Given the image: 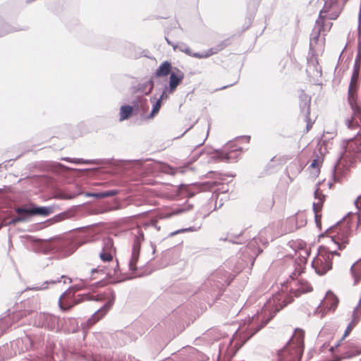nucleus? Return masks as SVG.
Segmentation results:
<instances>
[{
    "label": "nucleus",
    "instance_id": "nucleus-1",
    "mask_svg": "<svg viewBox=\"0 0 361 361\" xmlns=\"http://www.w3.org/2000/svg\"><path fill=\"white\" fill-rule=\"evenodd\" d=\"M345 125L349 129L360 130L355 137L342 141L344 151L335 166V177L345 176L361 161V114H352L345 120Z\"/></svg>",
    "mask_w": 361,
    "mask_h": 361
},
{
    "label": "nucleus",
    "instance_id": "nucleus-2",
    "mask_svg": "<svg viewBox=\"0 0 361 361\" xmlns=\"http://www.w3.org/2000/svg\"><path fill=\"white\" fill-rule=\"evenodd\" d=\"M360 222V216H357L338 224L330 231V239L326 245L331 246L333 249L337 247L340 250L345 249L350 243L354 228H357Z\"/></svg>",
    "mask_w": 361,
    "mask_h": 361
},
{
    "label": "nucleus",
    "instance_id": "nucleus-3",
    "mask_svg": "<svg viewBox=\"0 0 361 361\" xmlns=\"http://www.w3.org/2000/svg\"><path fill=\"white\" fill-rule=\"evenodd\" d=\"M334 256H340L336 250L329 245H322L318 250V253L312 263V267L317 274L324 275L332 268V258Z\"/></svg>",
    "mask_w": 361,
    "mask_h": 361
},
{
    "label": "nucleus",
    "instance_id": "nucleus-4",
    "mask_svg": "<svg viewBox=\"0 0 361 361\" xmlns=\"http://www.w3.org/2000/svg\"><path fill=\"white\" fill-rule=\"evenodd\" d=\"M300 113L298 118V128L302 134L307 133L312 128L316 117L311 116V99L305 97L300 102Z\"/></svg>",
    "mask_w": 361,
    "mask_h": 361
},
{
    "label": "nucleus",
    "instance_id": "nucleus-5",
    "mask_svg": "<svg viewBox=\"0 0 361 361\" xmlns=\"http://www.w3.org/2000/svg\"><path fill=\"white\" fill-rule=\"evenodd\" d=\"M74 295L75 291L68 290L61 295L59 300V305L61 310L67 311L83 301L93 300L90 294L78 295L77 298H75Z\"/></svg>",
    "mask_w": 361,
    "mask_h": 361
},
{
    "label": "nucleus",
    "instance_id": "nucleus-6",
    "mask_svg": "<svg viewBox=\"0 0 361 361\" xmlns=\"http://www.w3.org/2000/svg\"><path fill=\"white\" fill-rule=\"evenodd\" d=\"M359 74L353 73L348 92V102L352 110V114H361V106L357 103V90Z\"/></svg>",
    "mask_w": 361,
    "mask_h": 361
},
{
    "label": "nucleus",
    "instance_id": "nucleus-7",
    "mask_svg": "<svg viewBox=\"0 0 361 361\" xmlns=\"http://www.w3.org/2000/svg\"><path fill=\"white\" fill-rule=\"evenodd\" d=\"M305 331L298 329L295 331L288 345L293 348V353L290 358V361H300L304 349Z\"/></svg>",
    "mask_w": 361,
    "mask_h": 361
},
{
    "label": "nucleus",
    "instance_id": "nucleus-8",
    "mask_svg": "<svg viewBox=\"0 0 361 361\" xmlns=\"http://www.w3.org/2000/svg\"><path fill=\"white\" fill-rule=\"evenodd\" d=\"M343 8L338 0H326L319 16L334 20L338 18Z\"/></svg>",
    "mask_w": 361,
    "mask_h": 361
},
{
    "label": "nucleus",
    "instance_id": "nucleus-9",
    "mask_svg": "<svg viewBox=\"0 0 361 361\" xmlns=\"http://www.w3.org/2000/svg\"><path fill=\"white\" fill-rule=\"evenodd\" d=\"M339 303L338 298L331 290L328 291L317 307V312L323 317L328 312H334Z\"/></svg>",
    "mask_w": 361,
    "mask_h": 361
},
{
    "label": "nucleus",
    "instance_id": "nucleus-10",
    "mask_svg": "<svg viewBox=\"0 0 361 361\" xmlns=\"http://www.w3.org/2000/svg\"><path fill=\"white\" fill-rule=\"evenodd\" d=\"M228 45V42L225 40L218 44L216 47H212L211 49H208L207 51L203 53H192L191 51V49L188 47H186L184 49H181L180 51L185 53L188 56H192L196 59H206L209 58V56L214 54L219 53L224 48H226Z\"/></svg>",
    "mask_w": 361,
    "mask_h": 361
},
{
    "label": "nucleus",
    "instance_id": "nucleus-11",
    "mask_svg": "<svg viewBox=\"0 0 361 361\" xmlns=\"http://www.w3.org/2000/svg\"><path fill=\"white\" fill-rule=\"evenodd\" d=\"M116 250L114 245V241L111 238L104 240V245L99 253V258L104 262H111L116 256Z\"/></svg>",
    "mask_w": 361,
    "mask_h": 361
},
{
    "label": "nucleus",
    "instance_id": "nucleus-12",
    "mask_svg": "<svg viewBox=\"0 0 361 361\" xmlns=\"http://www.w3.org/2000/svg\"><path fill=\"white\" fill-rule=\"evenodd\" d=\"M16 212L19 215L27 214L30 216L40 215L43 216H49L52 212V209L49 207H32L30 208L17 207L16 209Z\"/></svg>",
    "mask_w": 361,
    "mask_h": 361
},
{
    "label": "nucleus",
    "instance_id": "nucleus-13",
    "mask_svg": "<svg viewBox=\"0 0 361 361\" xmlns=\"http://www.w3.org/2000/svg\"><path fill=\"white\" fill-rule=\"evenodd\" d=\"M183 78L184 73L180 70H177L176 72L171 73L169 78V85L168 89H166L165 91H168L169 94L173 93L177 87L182 82Z\"/></svg>",
    "mask_w": 361,
    "mask_h": 361
},
{
    "label": "nucleus",
    "instance_id": "nucleus-14",
    "mask_svg": "<svg viewBox=\"0 0 361 361\" xmlns=\"http://www.w3.org/2000/svg\"><path fill=\"white\" fill-rule=\"evenodd\" d=\"M329 18H322V16H319L317 20H316V25L319 27L318 36L321 35L326 36V34L330 32L333 26V23L327 22Z\"/></svg>",
    "mask_w": 361,
    "mask_h": 361
},
{
    "label": "nucleus",
    "instance_id": "nucleus-15",
    "mask_svg": "<svg viewBox=\"0 0 361 361\" xmlns=\"http://www.w3.org/2000/svg\"><path fill=\"white\" fill-rule=\"evenodd\" d=\"M314 197L317 200V202L313 203V209L315 213V217H318V213L321 212L324 202L325 201V195L323 194L322 191L319 188H317L314 192Z\"/></svg>",
    "mask_w": 361,
    "mask_h": 361
},
{
    "label": "nucleus",
    "instance_id": "nucleus-16",
    "mask_svg": "<svg viewBox=\"0 0 361 361\" xmlns=\"http://www.w3.org/2000/svg\"><path fill=\"white\" fill-rule=\"evenodd\" d=\"M172 66L171 63L166 61L163 62L155 72V76L157 78H161L167 76L171 71Z\"/></svg>",
    "mask_w": 361,
    "mask_h": 361
},
{
    "label": "nucleus",
    "instance_id": "nucleus-17",
    "mask_svg": "<svg viewBox=\"0 0 361 361\" xmlns=\"http://www.w3.org/2000/svg\"><path fill=\"white\" fill-rule=\"evenodd\" d=\"M239 154V152L236 149L229 152L225 150L219 153V157L221 161H231L235 160Z\"/></svg>",
    "mask_w": 361,
    "mask_h": 361
},
{
    "label": "nucleus",
    "instance_id": "nucleus-18",
    "mask_svg": "<svg viewBox=\"0 0 361 361\" xmlns=\"http://www.w3.org/2000/svg\"><path fill=\"white\" fill-rule=\"evenodd\" d=\"M110 305L107 306V305H105L103 307H102L100 310H99L97 312L94 313L92 317L88 320V323L91 325L96 323L97 321H99L101 318L104 317V315L106 313Z\"/></svg>",
    "mask_w": 361,
    "mask_h": 361
},
{
    "label": "nucleus",
    "instance_id": "nucleus-19",
    "mask_svg": "<svg viewBox=\"0 0 361 361\" xmlns=\"http://www.w3.org/2000/svg\"><path fill=\"white\" fill-rule=\"evenodd\" d=\"M293 353V348L287 345L279 353V361H290V358Z\"/></svg>",
    "mask_w": 361,
    "mask_h": 361
},
{
    "label": "nucleus",
    "instance_id": "nucleus-20",
    "mask_svg": "<svg viewBox=\"0 0 361 361\" xmlns=\"http://www.w3.org/2000/svg\"><path fill=\"white\" fill-rule=\"evenodd\" d=\"M143 240H144V234L141 231L139 233V235L135 236L134 241H133L132 252L134 253V255H136L137 253L140 254L141 242Z\"/></svg>",
    "mask_w": 361,
    "mask_h": 361
},
{
    "label": "nucleus",
    "instance_id": "nucleus-21",
    "mask_svg": "<svg viewBox=\"0 0 361 361\" xmlns=\"http://www.w3.org/2000/svg\"><path fill=\"white\" fill-rule=\"evenodd\" d=\"M168 96L166 94V92L164 91L160 97V98L156 102L155 104L153 106V109L150 114L149 118H153L160 110L161 106V100L167 99Z\"/></svg>",
    "mask_w": 361,
    "mask_h": 361
},
{
    "label": "nucleus",
    "instance_id": "nucleus-22",
    "mask_svg": "<svg viewBox=\"0 0 361 361\" xmlns=\"http://www.w3.org/2000/svg\"><path fill=\"white\" fill-rule=\"evenodd\" d=\"M133 109L129 105L122 106L120 109V121L128 118L133 114Z\"/></svg>",
    "mask_w": 361,
    "mask_h": 361
},
{
    "label": "nucleus",
    "instance_id": "nucleus-23",
    "mask_svg": "<svg viewBox=\"0 0 361 361\" xmlns=\"http://www.w3.org/2000/svg\"><path fill=\"white\" fill-rule=\"evenodd\" d=\"M118 194V190H110L105 192H95L90 195L91 197H94L98 199L105 198L107 197L115 196Z\"/></svg>",
    "mask_w": 361,
    "mask_h": 361
},
{
    "label": "nucleus",
    "instance_id": "nucleus-24",
    "mask_svg": "<svg viewBox=\"0 0 361 361\" xmlns=\"http://www.w3.org/2000/svg\"><path fill=\"white\" fill-rule=\"evenodd\" d=\"M312 287L308 283H301L300 286L297 289L298 294L306 293L312 290Z\"/></svg>",
    "mask_w": 361,
    "mask_h": 361
},
{
    "label": "nucleus",
    "instance_id": "nucleus-25",
    "mask_svg": "<svg viewBox=\"0 0 361 361\" xmlns=\"http://www.w3.org/2000/svg\"><path fill=\"white\" fill-rule=\"evenodd\" d=\"M140 254H136L134 255V253L132 252L131 258L129 262V267L130 270L135 271L137 269L136 264L138 261Z\"/></svg>",
    "mask_w": 361,
    "mask_h": 361
},
{
    "label": "nucleus",
    "instance_id": "nucleus-26",
    "mask_svg": "<svg viewBox=\"0 0 361 361\" xmlns=\"http://www.w3.org/2000/svg\"><path fill=\"white\" fill-rule=\"evenodd\" d=\"M360 68V59L359 56H357L355 61L353 73H356L359 74Z\"/></svg>",
    "mask_w": 361,
    "mask_h": 361
},
{
    "label": "nucleus",
    "instance_id": "nucleus-27",
    "mask_svg": "<svg viewBox=\"0 0 361 361\" xmlns=\"http://www.w3.org/2000/svg\"><path fill=\"white\" fill-rule=\"evenodd\" d=\"M185 211H186V209L185 208L174 209L172 210V212L171 213L169 214L168 216L178 215V214H180Z\"/></svg>",
    "mask_w": 361,
    "mask_h": 361
},
{
    "label": "nucleus",
    "instance_id": "nucleus-28",
    "mask_svg": "<svg viewBox=\"0 0 361 361\" xmlns=\"http://www.w3.org/2000/svg\"><path fill=\"white\" fill-rule=\"evenodd\" d=\"M143 87H144V88H145V89L146 87H149L148 91H147V92H145V94H149V93L152 92V89H153V87H154L153 82L149 81V82H147V83L144 84V85H143Z\"/></svg>",
    "mask_w": 361,
    "mask_h": 361
},
{
    "label": "nucleus",
    "instance_id": "nucleus-29",
    "mask_svg": "<svg viewBox=\"0 0 361 361\" xmlns=\"http://www.w3.org/2000/svg\"><path fill=\"white\" fill-rule=\"evenodd\" d=\"M320 166V162L318 159H314L311 164H310V167L312 168V169H319Z\"/></svg>",
    "mask_w": 361,
    "mask_h": 361
},
{
    "label": "nucleus",
    "instance_id": "nucleus-30",
    "mask_svg": "<svg viewBox=\"0 0 361 361\" xmlns=\"http://www.w3.org/2000/svg\"><path fill=\"white\" fill-rule=\"evenodd\" d=\"M25 220V218L24 216H17L14 219H13V220L11 221V223L13 224H16L17 222H20V221H24Z\"/></svg>",
    "mask_w": 361,
    "mask_h": 361
},
{
    "label": "nucleus",
    "instance_id": "nucleus-31",
    "mask_svg": "<svg viewBox=\"0 0 361 361\" xmlns=\"http://www.w3.org/2000/svg\"><path fill=\"white\" fill-rule=\"evenodd\" d=\"M216 185H217V183L216 181L207 182V183H204V185L208 186L209 188H212V187H214Z\"/></svg>",
    "mask_w": 361,
    "mask_h": 361
},
{
    "label": "nucleus",
    "instance_id": "nucleus-32",
    "mask_svg": "<svg viewBox=\"0 0 361 361\" xmlns=\"http://www.w3.org/2000/svg\"><path fill=\"white\" fill-rule=\"evenodd\" d=\"M355 204H356V205H357V207H361V195H360V196H359V197L357 198V200H356V201H355Z\"/></svg>",
    "mask_w": 361,
    "mask_h": 361
},
{
    "label": "nucleus",
    "instance_id": "nucleus-33",
    "mask_svg": "<svg viewBox=\"0 0 361 361\" xmlns=\"http://www.w3.org/2000/svg\"><path fill=\"white\" fill-rule=\"evenodd\" d=\"M280 299L278 298V296H275L272 298V300H270L268 302L271 304L272 302L274 303L276 300L279 301Z\"/></svg>",
    "mask_w": 361,
    "mask_h": 361
},
{
    "label": "nucleus",
    "instance_id": "nucleus-34",
    "mask_svg": "<svg viewBox=\"0 0 361 361\" xmlns=\"http://www.w3.org/2000/svg\"><path fill=\"white\" fill-rule=\"evenodd\" d=\"M304 217V215L303 214H296V219H303Z\"/></svg>",
    "mask_w": 361,
    "mask_h": 361
},
{
    "label": "nucleus",
    "instance_id": "nucleus-35",
    "mask_svg": "<svg viewBox=\"0 0 361 361\" xmlns=\"http://www.w3.org/2000/svg\"><path fill=\"white\" fill-rule=\"evenodd\" d=\"M73 162L74 163H78V164L84 163V161H82V160L81 159H78L77 161H73Z\"/></svg>",
    "mask_w": 361,
    "mask_h": 361
},
{
    "label": "nucleus",
    "instance_id": "nucleus-36",
    "mask_svg": "<svg viewBox=\"0 0 361 361\" xmlns=\"http://www.w3.org/2000/svg\"><path fill=\"white\" fill-rule=\"evenodd\" d=\"M56 282H60V280H58V281H50L51 283H56Z\"/></svg>",
    "mask_w": 361,
    "mask_h": 361
},
{
    "label": "nucleus",
    "instance_id": "nucleus-37",
    "mask_svg": "<svg viewBox=\"0 0 361 361\" xmlns=\"http://www.w3.org/2000/svg\"><path fill=\"white\" fill-rule=\"evenodd\" d=\"M97 269H92V273H94V272H97Z\"/></svg>",
    "mask_w": 361,
    "mask_h": 361
},
{
    "label": "nucleus",
    "instance_id": "nucleus-38",
    "mask_svg": "<svg viewBox=\"0 0 361 361\" xmlns=\"http://www.w3.org/2000/svg\"><path fill=\"white\" fill-rule=\"evenodd\" d=\"M118 261L116 260V267H118Z\"/></svg>",
    "mask_w": 361,
    "mask_h": 361
},
{
    "label": "nucleus",
    "instance_id": "nucleus-39",
    "mask_svg": "<svg viewBox=\"0 0 361 361\" xmlns=\"http://www.w3.org/2000/svg\"><path fill=\"white\" fill-rule=\"evenodd\" d=\"M360 353H361V350L357 352V354H360Z\"/></svg>",
    "mask_w": 361,
    "mask_h": 361
}]
</instances>
